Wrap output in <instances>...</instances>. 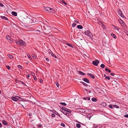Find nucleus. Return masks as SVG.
I'll list each match as a JSON object with an SVG mask.
<instances>
[{
  "instance_id": "1",
  "label": "nucleus",
  "mask_w": 128,
  "mask_h": 128,
  "mask_svg": "<svg viewBox=\"0 0 128 128\" xmlns=\"http://www.w3.org/2000/svg\"><path fill=\"white\" fill-rule=\"evenodd\" d=\"M84 33L86 34L91 38H92L93 36V34L90 31L88 30H87Z\"/></svg>"
},
{
  "instance_id": "2",
  "label": "nucleus",
  "mask_w": 128,
  "mask_h": 128,
  "mask_svg": "<svg viewBox=\"0 0 128 128\" xmlns=\"http://www.w3.org/2000/svg\"><path fill=\"white\" fill-rule=\"evenodd\" d=\"M118 21L122 26H123L124 27H125L126 26V24L121 19H119Z\"/></svg>"
},
{
  "instance_id": "3",
  "label": "nucleus",
  "mask_w": 128,
  "mask_h": 128,
  "mask_svg": "<svg viewBox=\"0 0 128 128\" xmlns=\"http://www.w3.org/2000/svg\"><path fill=\"white\" fill-rule=\"evenodd\" d=\"M61 108L62 110H64L66 112H67L69 113H71L72 112L71 110L64 107H62Z\"/></svg>"
},
{
  "instance_id": "4",
  "label": "nucleus",
  "mask_w": 128,
  "mask_h": 128,
  "mask_svg": "<svg viewBox=\"0 0 128 128\" xmlns=\"http://www.w3.org/2000/svg\"><path fill=\"white\" fill-rule=\"evenodd\" d=\"M99 63V61L97 60H96L92 62V64L94 66H97L98 65V64Z\"/></svg>"
},
{
  "instance_id": "5",
  "label": "nucleus",
  "mask_w": 128,
  "mask_h": 128,
  "mask_svg": "<svg viewBox=\"0 0 128 128\" xmlns=\"http://www.w3.org/2000/svg\"><path fill=\"white\" fill-rule=\"evenodd\" d=\"M11 99L14 101L16 102L17 101L18 99L16 97L12 96L11 98Z\"/></svg>"
},
{
  "instance_id": "6",
  "label": "nucleus",
  "mask_w": 128,
  "mask_h": 128,
  "mask_svg": "<svg viewBox=\"0 0 128 128\" xmlns=\"http://www.w3.org/2000/svg\"><path fill=\"white\" fill-rule=\"evenodd\" d=\"M36 21L35 20H34V19H32L30 20V22H29V23L32 24L33 23H36Z\"/></svg>"
},
{
  "instance_id": "7",
  "label": "nucleus",
  "mask_w": 128,
  "mask_h": 128,
  "mask_svg": "<svg viewBox=\"0 0 128 128\" xmlns=\"http://www.w3.org/2000/svg\"><path fill=\"white\" fill-rule=\"evenodd\" d=\"M20 45L22 44L23 46H25L26 45L25 42L22 40H21L20 39Z\"/></svg>"
},
{
  "instance_id": "8",
  "label": "nucleus",
  "mask_w": 128,
  "mask_h": 128,
  "mask_svg": "<svg viewBox=\"0 0 128 128\" xmlns=\"http://www.w3.org/2000/svg\"><path fill=\"white\" fill-rule=\"evenodd\" d=\"M82 80L85 82L87 83H90V82L88 79L87 78H84L82 79Z\"/></svg>"
},
{
  "instance_id": "9",
  "label": "nucleus",
  "mask_w": 128,
  "mask_h": 128,
  "mask_svg": "<svg viewBox=\"0 0 128 128\" xmlns=\"http://www.w3.org/2000/svg\"><path fill=\"white\" fill-rule=\"evenodd\" d=\"M50 8L48 7H44V10L48 11V12H49V10H50Z\"/></svg>"
},
{
  "instance_id": "10",
  "label": "nucleus",
  "mask_w": 128,
  "mask_h": 128,
  "mask_svg": "<svg viewBox=\"0 0 128 128\" xmlns=\"http://www.w3.org/2000/svg\"><path fill=\"white\" fill-rule=\"evenodd\" d=\"M52 112L54 114H56L58 115V116L61 118L60 114L56 111L54 110V111Z\"/></svg>"
},
{
  "instance_id": "11",
  "label": "nucleus",
  "mask_w": 128,
  "mask_h": 128,
  "mask_svg": "<svg viewBox=\"0 0 128 128\" xmlns=\"http://www.w3.org/2000/svg\"><path fill=\"white\" fill-rule=\"evenodd\" d=\"M50 9V10L49 12H50L54 13L55 12V10L53 8H51Z\"/></svg>"
},
{
  "instance_id": "12",
  "label": "nucleus",
  "mask_w": 128,
  "mask_h": 128,
  "mask_svg": "<svg viewBox=\"0 0 128 128\" xmlns=\"http://www.w3.org/2000/svg\"><path fill=\"white\" fill-rule=\"evenodd\" d=\"M2 124L4 125L7 126L8 125V123L6 122V121L4 120H3L2 121Z\"/></svg>"
},
{
  "instance_id": "13",
  "label": "nucleus",
  "mask_w": 128,
  "mask_h": 128,
  "mask_svg": "<svg viewBox=\"0 0 128 128\" xmlns=\"http://www.w3.org/2000/svg\"><path fill=\"white\" fill-rule=\"evenodd\" d=\"M87 74L89 76H90V78H92L93 79L95 77H94V76L93 75H92V74L88 73Z\"/></svg>"
},
{
  "instance_id": "14",
  "label": "nucleus",
  "mask_w": 128,
  "mask_h": 128,
  "mask_svg": "<svg viewBox=\"0 0 128 128\" xmlns=\"http://www.w3.org/2000/svg\"><path fill=\"white\" fill-rule=\"evenodd\" d=\"M12 14L13 16H16L17 15V12L14 11L12 12Z\"/></svg>"
},
{
  "instance_id": "15",
  "label": "nucleus",
  "mask_w": 128,
  "mask_h": 128,
  "mask_svg": "<svg viewBox=\"0 0 128 128\" xmlns=\"http://www.w3.org/2000/svg\"><path fill=\"white\" fill-rule=\"evenodd\" d=\"M0 17L4 19V20H8V18L5 16H0Z\"/></svg>"
},
{
  "instance_id": "16",
  "label": "nucleus",
  "mask_w": 128,
  "mask_h": 128,
  "mask_svg": "<svg viewBox=\"0 0 128 128\" xmlns=\"http://www.w3.org/2000/svg\"><path fill=\"white\" fill-rule=\"evenodd\" d=\"M78 72L81 75L84 76L86 75V74L83 72L80 71H79Z\"/></svg>"
},
{
  "instance_id": "17",
  "label": "nucleus",
  "mask_w": 128,
  "mask_h": 128,
  "mask_svg": "<svg viewBox=\"0 0 128 128\" xmlns=\"http://www.w3.org/2000/svg\"><path fill=\"white\" fill-rule=\"evenodd\" d=\"M111 36L112 37L114 38V39H116V36L114 34L112 33L111 34Z\"/></svg>"
},
{
  "instance_id": "18",
  "label": "nucleus",
  "mask_w": 128,
  "mask_h": 128,
  "mask_svg": "<svg viewBox=\"0 0 128 128\" xmlns=\"http://www.w3.org/2000/svg\"><path fill=\"white\" fill-rule=\"evenodd\" d=\"M77 28H78L79 29H82L83 27L80 25H78L77 26Z\"/></svg>"
},
{
  "instance_id": "19",
  "label": "nucleus",
  "mask_w": 128,
  "mask_h": 128,
  "mask_svg": "<svg viewBox=\"0 0 128 128\" xmlns=\"http://www.w3.org/2000/svg\"><path fill=\"white\" fill-rule=\"evenodd\" d=\"M92 100L93 102H96L97 101V99L96 98H92Z\"/></svg>"
},
{
  "instance_id": "20",
  "label": "nucleus",
  "mask_w": 128,
  "mask_h": 128,
  "mask_svg": "<svg viewBox=\"0 0 128 128\" xmlns=\"http://www.w3.org/2000/svg\"><path fill=\"white\" fill-rule=\"evenodd\" d=\"M83 99L85 100H90V98L88 97H84L83 98Z\"/></svg>"
},
{
  "instance_id": "21",
  "label": "nucleus",
  "mask_w": 128,
  "mask_h": 128,
  "mask_svg": "<svg viewBox=\"0 0 128 128\" xmlns=\"http://www.w3.org/2000/svg\"><path fill=\"white\" fill-rule=\"evenodd\" d=\"M14 41L16 44H19L20 45V39L19 40V41H18L17 40L16 41L15 40H14Z\"/></svg>"
},
{
  "instance_id": "22",
  "label": "nucleus",
  "mask_w": 128,
  "mask_h": 128,
  "mask_svg": "<svg viewBox=\"0 0 128 128\" xmlns=\"http://www.w3.org/2000/svg\"><path fill=\"white\" fill-rule=\"evenodd\" d=\"M100 104L102 106H103L104 107H105L106 106V103L105 102H102L101 103V104Z\"/></svg>"
},
{
  "instance_id": "23",
  "label": "nucleus",
  "mask_w": 128,
  "mask_h": 128,
  "mask_svg": "<svg viewBox=\"0 0 128 128\" xmlns=\"http://www.w3.org/2000/svg\"><path fill=\"white\" fill-rule=\"evenodd\" d=\"M66 45H67L68 46H69L72 48H73L74 46H72V45L68 43H66Z\"/></svg>"
},
{
  "instance_id": "24",
  "label": "nucleus",
  "mask_w": 128,
  "mask_h": 128,
  "mask_svg": "<svg viewBox=\"0 0 128 128\" xmlns=\"http://www.w3.org/2000/svg\"><path fill=\"white\" fill-rule=\"evenodd\" d=\"M8 57L10 59H12L13 58V56L10 54H9L8 55Z\"/></svg>"
},
{
  "instance_id": "25",
  "label": "nucleus",
  "mask_w": 128,
  "mask_h": 128,
  "mask_svg": "<svg viewBox=\"0 0 128 128\" xmlns=\"http://www.w3.org/2000/svg\"><path fill=\"white\" fill-rule=\"evenodd\" d=\"M76 125V127L78 128H80L81 127V125L79 124H77Z\"/></svg>"
},
{
  "instance_id": "26",
  "label": "nucleus",
  "mask_w": 128,
  "mask_h": 128,
  "mask_svg": "<svg viewBox=\"0 0 128 128\" xmlns=\"http://www.w3.org/2000/svg\"><path fill=\"white\" fill-rule=\"evenodd\" d=\"M51 55L56 58H57V57L56 55H54V54L52 52V53Z\"/></svg>"
},
{
  "instance_id": "27",
  "label": "nucleus",
  "mask_w": 128,
  "mask_h": 128,
  "mask_svg": "<svg viewBox=\"0 0 128 128\" xmlns=\"http://www.w3.org/2000/svg\"><path fill=\"white\" fill-rule=\"evenodd\" d=\"M118 13L119 15L121 13L122 14V12L120 9H119L118 10Z\"/></svg>"
},
{
  "instance_id": "28",
  "label": "nucleus",
  "mask_w": 128,
  "mask_h": 128,
  "mask_svg": "<svg viewBox=\"0 0 128 128\" xmlns=\"http://www.w3.org/2000/svg\"><path fill=\"white\" fill-rule=\"evenodd\" d=\"M60 104H61L62 105L64 106H66V104L65 103V102H60Z\"/></svg>"
},
{
  "instance_id": "29",
  "label": "nucleus",
  "mask_w": 128,
  "mask_h": 128,
  "mask_svg": "<svg viewBox=\"0 0 128 128\" xmlns=\"http://www.w3.org/2000/svg\"><path fill=\"white\" fill-rule=\"evenodd\" d=\"M6 38L8 40H10V37L9 35H7L6 36Z\"/></svg>"
},
{
  "instance_id": "30",
  "label": "nucleus",
  "mask_w": 128,
  "mask_h": 128,
  "mask_svg": "<svg viewBox=\"0 0 128 128\" xmlns=\"http://www.w3.org/2000/svg\"><path fill=\"white\" fill-rule=\"evenodd\" d=\"M18 81H19V82H21L24 85V86H26V84H25V83L24 82H23L21 81H20H20H19V80H18Z\"/></svg>"
},
{
  "instance_id": "31",
  "label": "nucleus",
  "mask_w": 128,
  "mask_h": 128,
  "mask_svg": "<svg viewBox=\"0 0 128 128\" xmlns=\"http://www.w3.org/2000/svg\"><path fill=\"white\" fill-rule=\"evenodd\" d=\"M100 66L101 68H104L105 67V66L104 64H101Z\"/></svg>"
},
{
  "instance_id": "32",
  "label": "nucleus",
  "mask_w": 128,
  "mask_h": 128,
  "mask_svg": "<svg viewBox=\"0 0 128 128\" xmlns=\"http://www.w3.org/2000/svg\"><path fill=\"white\" fill-rule=\"evenodd\" d=\"M63 114L67 116H68L69 114L67 112H64V113H63Z\"/></svg>"
},
{
  "instance_id": "33",
  "label": "nucleus",
  "mask_w": 128,
  "mask_h": 128,
  "mask_svg": "<svg viewBox=\"0 0 128 128\" xmlns=\"http://www.w3.org/2000/svg\"><path fill=\"white\" fill-rule=\"evenodd\" d=\"M119 15H120L121 17H122L123 18H125V16L123 15V14H122H122L121 13Z\"/></svg>"
},
{
  "instance_id": "34",
  "label": "nucleus",
  "mask_w": 128,
  "mask_h": 128,
  "mask_svg": "<svg viewBox=\"0 0 128 128\" xmlns=\"http://www.w3.org/2000/svg\"><path fill=\"white\" fill-rule=\"evenodd\" d=\"M114 107L116 108H119V106L118 105L115 104L114 105Z\"/></svg>"
},
{
  "instance_id": "35",
  "label": "nucleus",
  "mask_w": 128,
  "mask_h": 128,
  "mask_svg": "<svg viewBox=\"0 0 128 128\" xmlns=\"http://www.w3.org/2000/svg\"><path fill=\"white\" fill-rule=\"evenodd\" d=\"M76 24L75 23H74L73 24H72V26L73 27H74L76 26Z\"/></svg>"
},
{
  "instance_id": "36",
  "label": "nucleus",
  "mask_w": 128,
  "mask_h": 128,
  "mask_svg": "<svg viewBox=\"0 0 128 128\" xmlns=\"http://www.w3.org/2000/svg\"><path fill=\"white\" fill-rule=\"evenodd\" d=\"M116 30L119 32H121V29H120L118 27L117 28H116Z\"/></svg>"
},
{
  "instance_id": "37",
  "label": "nucleus",
  "mask_w": 128,
  "mask_h": 128,
  "mask_svg": "<svg viewBox=\"0 0 128 128\" xmlns=\"http://www.w3.org/2000/svg\"><path fill=\"white\" fill-rule=\"evenodd\" d=\"M102 26L103 28H104L106 29V26L104 25L103 24H102Z\"/></svg>"
},
{
  "instance_id": "38",
  "label": "nucleus",
  "mask_w": 128,
  "mask_h": 128,
  "mask_svg": "<svg viewBox=\"0 0 128 128\" xmlns=\"http://www.w3.org/2000/svg\"><path fill=\"white\" fill-rule=\"evenodd\" d=\"M110 74L111 76H114L115 75H116V74L114 73H111Z\"/></svg>"
},
{
  "instance_id": "39",
  "label": "nucleus",
  "mask_w": 128,
  "mask_h": 128,
  "mask_svg": "<svg viewBox=\"0 0 128 128\" xmlns=\"http://www.w3.org/2000/svg\"><path fill=\"white\" fill-rule=\"evenodd\" d=\"M60 125L62 126L63 127H64L65 126V124L62 122L61 123Z\"/></svg>"
},
{
  "instance_id": "40",
  "label": "nucleus",
  "mask_w": 128,
  "mask_h": 128,
  "mask_svg": "<svg viewBox=\"0 0 128 128\" xmlns=\"http://www.w3.org/2000/svg\"><path fill=\"white\" fill-rule=\"evenodd\" d=\"M18 68H19L21 69L22 68V67L20 65H18Z\"/></svg>"
},
{
  "instance_id": "41",
  "label": "nucleus",
  "mask_w": 128,
  "mask_h": 128,
  "mask_svg": "<svg viewBox=\"0 0 128 128\" xmlns=\"http://www.w3.org/2000/svg\"><path fill=\"white\" fill-rule=\"evenodd\" d=\"M6 68L8 70H10V68L9 66H6Z\"/></svg>"
},
{
  "instance_id": "42",
  "label": "nucleus",
  "mask_w": 128,
  "mask_h": 128,
  "mask_svg": "<svg viewBox=\"0 0 128 128\" xmlns=\"http://www.w3.org/2000/svg\"><path fill=\"white\" fill-rule=\"evenodd\" d=\"M109 107L112 109L113 108V107L112 104H110L109 106Z\"/></svg>"
},
{
  "instance_id": "43",
  "label": "nucleus",
  "mask_w": 128,
  "mask_h": 128,
  "mask_svg": "<svg viewBox=\"0 0 128 128\" xmlns=\"http://www.w3.org/2000/svg\"><path fill=\"white\" fill-rule=\"evenodd\" d=\"M124 32L128 36V31L126 30H125L124 31Z\"/></svg>"
},
{
  "instance_id": "44",
  "label": "nucleus",
  "mask_w": 128,
  "mask_h": 128,
  "mask_svg": "<svg viewBox=\"0 0 128 128\" xmlns=\"http://www.w3.org/2000/svg\"><path fill=\"white\" fill-rule=\"evenodd\" d=\"M105 78L106 79H107L108 80H110V77L108 76H106L105 77Z\"/></svg>"
},
{
  "instance_id": "45",
  "label": "nucleus",
  "mask_w": 128,
  "mask_h": 128,
  "mask_svg": "<svg viewBox=\"0 0 128 128\" xmlns=\"http://www.w3.org/2000/svg\"><path fill=\"white\" fill-rule=\"evenodd\" d=\"M40 82L42 84L43 83V80H42L41 78H40Z\"/></svg>"
},
{
  "instance_id": "46",
  "label": "nucleus",
  "mask_w": 128,
  "mask_h": 128,
  "mask_svg": "<svg viewBox=\"0 0 128 128\" xmlns=\"http://www.w3.org/2000/svg\"><path fill=\"white\" fill-rule=\"evenodd\" d=\"M83 84L85 86H88V85L84 82V83Z\"/></svg>"
},
{
  "instance_id": "47",
  "label": "nucleus",
  "mask_w": 128,
  "mask_h": 128,
  "mask_svg": "<svg viewBox=\"0 0 128 128\" xmlns=\"http://www.w3.org/2000/svg\"><path fill=\"white\" fill-rule=\"evenodd\" d=\"M52 116L53 118L55 117V115L54 114H52Z\"/></svg>"
},
{
  "instance_id": "48",
  "label": "nucleus",
  "mask_w": 128,
  "mask_h": 128,
  "mask_svg": "<svg viewBox=\"0 0 128 128\" xmlns=\"http://www.w3.org/2000/svg\"><path fill=\"white\" fill-rule=\"evenodd\" d=\"M33 78L35 81H36L37 80V78L36 77L34 76L33 77Z\"/></svg>"
},
{
  "instance_id": "49",
  "label": "nucleus",
  "mask_w": 128,
  "mask_h": 128,
  "mask_svg": "<svg viewBox=\"0 0 128 128\" xmlns=\"http://www.w3.org/2000/svg\"><path fill=\"white\" fill-rule=\"evenodd\" d=\"M31 74L33 76H35V74L33 72H32L31 73Z\"/></svg>"
},
{
  "instance_id": "50",
  "label": "nucleus",
  "mask_w": 128,
  "mask_h": 128,
  "mask_svg": "<svg viewBox=\"0 0 128 128\" xmlns=\"http://www.w3.org/2000/svg\"><path fill=\"white\" fill-rule=\"evenodd\" d=\"M62 2L64 4H65L67 5V4L63 0H62Z\"/></svg>"
},
{
  "instance_id": "51",
  "label": "nucleus",
  "mask_w": 128,
  "mask_h": 128,
  "mask_svg": "<svg viewBox=\"0 0 128 128\" xmlns=\"http://www.w3.org/2000/svg\"><path fill=\"white\" fill-rule=\"evenodd\" d=\"M16 97L17 98H18V99H22V98L20 97H19L18 96H16Z\"/></svg>"
},
{
  "instance_id": "52",
  "label": "nucleus",
  "mask_w": 128,
  "mask_h": 128,
  "mask_svg": "<svg viewBox=\"0 0 128 128\" xmlns=\"http://www.w3.org/2000/svg\"><path fill=\"white\" fill-rule=\"evenodd\" d=\"M56 85L57 87H59V85L58 82L57 83H56Z\"/></svg>"
},
{
  "instance_id": "53",
  "label": "nucleus",
  "mask_w": 128,
  "mask_h": 128,
  "mask_svg": "<svg viewBox=\"0 0 128 128\" xmlns=\"http://www.w3.org/2000/svg\"><path fill=\"white\" fill-rule=\"evenodd\" d=\"M124 117L126 118H128V114L125 115L124 116Z\"/></svg>"
},
{
  "instance_id": "54",
  "label": "nucleus",
  "mask_w": 128,
  "mask_h": 128,
  "mask_svg": "<svg viewBox=\"0 0 128 128\" xmlns=\"http://www.w3.org/2000/svg\"><path fill=\"white\" fill-rule=\"evenodd\" d=\"M74 22H75L76 23V24H78L79 22L78 21L76 20H74Z\"/></svg>"
},
{
  "instance_id": "55",
  "label": "nucleus",
  "mask_w": 128,
  "mask_h": 128,
  "mask_svg": "<svg viewBox=\"0 0 128 128\" xmlns=\"http://www.w3.org/2000/svg\"><path fill=\"white\" fill-rule=\"evenodd\" d=\"M4 6L3 4H2L0 2V6L2 7Z\"/></svg>"
},
{
  "instance_id": "56",
  "label": "nucleus",
  "mask_w": 128,
  "mask_h": 128,
  "mask_svg": "<svg viewBox=\"0 0 128 128\" xmlns=\"http://www.w3.org/2000/svg\"><path fill=\"white\" fill-rule=\"evenodd\" d=\"M46 61L47 62H49V59H48V58H46Z\"/></svg>"
},
{
  "instance_id": "57",
  "label": "nucleus",
  "mask_w": 128,
  "mask_h": 128,
  "mask_svg": "<svg viewBox=\"0 0 128 128\" xmlns=\"http://www.w3.org/2000/svg\"><path fill=\"white\" fill-rule=\"evenodd\" d=\"M108 70L107 68H105V70L107 72L108 71Z\"/></svg>"
},
{
  "instance_id": "58",
  "label": "nucleus",
  "mask_w": 128,
  "mask_h": 128,
  "mask_svg": "<svg viewBox=\"0 0 128 128\" xmlns=\"http://www.w3.org/2000/svg\"><path fill=\"white\" fill-rule=\"evenodd\" d=\"M42 126V125L41 124H39L38 125V127L39 128H40Z\"/></svg>"
},
{
  "instance_id": "59",
  "label": "nucleus",
  "mask_w": 128,
  "mask_h": 128,
  "mask_svg": "<svg viewBox=\"0 0 128 128\" xmlns=\"http://www.w3.org/2000/svg\"><path fill=\"white\" fill-rule=\"evenodd\" d=\"M28 58L30 59V58H31V57L30 56V55H28Z\"/></svg>"
},
{
  "instance_id": "60",
  "label": "nucleus",
  "mask_w": 128,
  "mask_h": 128,
  "mask_svg": "<svg viewBox=\"0 0 128 128\" xmlns=\"http://www.w3.org/2000/svg\"><path fill=\"white\" fill-rule=\"evenodd\" d=\"M2 125L1 123L0 122V128H2Z\"/></svg>"
},
{
  "instance_id": "61",
  "label": "nucleus",
  "mask_w": 128,
  "mask_h": 128,
  "mask_svg": "<svg viewBox=\"0 0 128 128\" xmlns=\"http://www.w3.org/2000/svg\"><path fill=\"white\" fill-rule=\"evenodd\" d=\"M84 90H85V91H88V90L87 89H86V88H84Z\"/></svg>"
},
{
  "instance_id": "62",
  "label": "nucleus",
  "mask_w": 128,
  "mask_h": 128,
  "mask_svg": "<svg viewBox=\"0 0 128 128\" xmlns=\"http://www.w3.org/2000/svg\"><path fill=\"white\" fill-rule=\"evenodd\" d=\"M114 27H115V29L116 30V28H118V27L116 26H114Z\"/></svg>"
},
{
  "instance_id": "63",
  "label": "nucleus",
  "mask_w": 128,
  "mask_h": 128,
  "mask_svg": "<svg viewBox=\"0 0 128 128\" xmlns=\"http://www.w3.org/2000/svg\"><path fill=\"white\" fill-rule=\"evenodd\" d=\"M108 71L109 72H110L111 70H108Z\"/></svg>"
},
{
  "instance_id": "64",
  "label": "nucleus",
  "mask_w": 128,
  "mask_h": 128,
  "mask_svg": "<svg viewBox=\"0 0 128 128\" xmlns=\"http://www.w3.org/2000/svg\"><path fill=\"white\" fill-rule=\"evenodd\" d=\"M30 74H28L27 76L28 77H30Z\"/></svg>"
}]
</instances>
